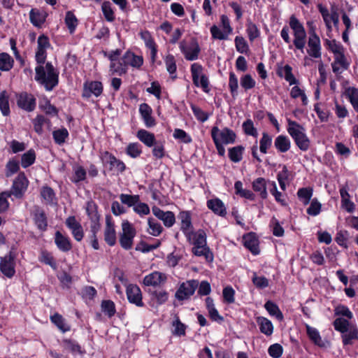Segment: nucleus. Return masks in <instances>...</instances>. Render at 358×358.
I'll return each mask as SVG.
<instances>
[{"label":"nucleus","mask_w":358,"mask_h":358,"mask_svg":"<svg viewBox=\"0 0 358 358\" xmlns=\"http://www.w3.org/2000/svg\"><path fill=\"white\" fill-rule=\"evenodd\" d=\"M289 26L285 25L280 31V36L289 49L296 52L299 51L304 53L307 43L306 52L309 57L320 59L322 57V45L320 38L315 28H311L307 33L303 23L295 15H292L288 21Z\"/></svg>","instance_id":"1"},{"label":"nucleus","mask_w":358,"mask_h":358,"mask_svg":"<svg viewBox=\"0 0 358 358\" xmlns=\"http://www.w3.org/2000/svg\"><path fill=\"white\" fill-rule=\"evenodd\" d=\"M49 38L45 35H41L37 39V49L35 59L38 64L35 69V80L43 85L46 90L51 91L58 84V74L51 63H46L43 66L47 58V50L50 47Z\"/></svg>","instance_id":"2"},{"label":"nucleus","mask_w":358,"mask_h":358,"mask_svg":"<svg viewBox=\"0 0 358 358\" xmlns=\"http://www.w3.org/2000/svg\"><path fill=\"white\" fill-rule=\"evenodd\" d=\"M185 237L188 242L193 245L192 252L195 256H203L207 260H212L213 255L207 246L206 234L203 229L192 231Z\"/></svg>","instance_id":"3"},{"label":"nucleus","mask_w":358,"mask_h":358,"mask_svg":"<svg viewBox=\"0 0 358 358\" xmlns=\"http://www.w3.org/2000/svg\"><path fill=\"white\" fill-rule=\"evenodd\" d=\"M287 131L301 151H307L310 147V140L306 134L305 128L296 121L287 119Z\"/></svg>","instance_id":"4"},{"label":"nucleus","mask_w":358,"mask_h":358,"mask_svg":"<svg viewBox=\"0 0 358 358\" xmlns=\"http://www.w3.org/2000/svg\"><path fill=\"white\" fill-rule=\"evenodd\" d=\"M220 23V25L213 24L210 28L211 38L213 40L227 41L233 33L230 19L227 15H221Z\"/></svg>","instance_id":"5"},{"label":"nucleus","mask_w":358,"mask_h":358,"mask_svg":"<svg viewBox=\"0 0 358 358\" xmlns=\"http://www.w3.org/2000/svg\"><path fill=\"white\" fill-rule=\"evenodd\" d=\"M122 50L116 49L109 52L107 57L110 61L109 72L110 75L122 76L128 72V66L123 55L121 57Z\"/></svg>","instance_id":"6"},{"label":"nucleus","mask_w":358,"mask_h":358,"mask_svg":"<svg viewBox=\"0 0 358 358\" xmlns=\"http://www.w3.org/2000/svg\"><path fill=\"white\" fill-rule=\"evenodd\" d=\"M179 48L187 61H195L199 57L201 47L195 38L183 39L179 43Z\"/></svg>","instance_id":"7"},{"label":"nucleus","mask_w":358,"mask_h":358,"mask_svg":"<svg viewBox=\"0 0 358 358\" xmlns=\"http://www.w3.org/2000/svg\"><path fill=\"white\" fill-rule=\"evenodd\" d=\"M190 72L193 84L208 93L210 91V82L203 66L199 63H193L190 66Z\"/></svg>","instance_id":"8"},{"label":"nucleus","mask_w":358,"mask_h":358,"mask_svg":"<svg viewBox=\"0 0 358 358\" xmlns=\"http://www.w3.org/2000/svg\"><path fill=\"white\" fill-rule=\"evenodd\" d=\"M210 136L213 143L226 145L234 143L236 139V133L228 127L220 129L218 127L214 126L211 129Z\"/></svg>","instance_id":"9"},{"label":"nucleus","mask_w":358,"mask_h":358,"mask_svg":"<svg viewBox=\"0 0 358 358\" xmlns=\"http://www.w3.org/2000/svg\"><path fill=\"white\" fill-rule=\"evenodd\" d=\"M121 227L122 231L120 234V244L124 250H129L133 246L136 230L133 224L127 220L122 221Z\"/></svg>","instance_id":"10"},{"label":"nucleus","mask_w":358,"mask_h":358,"mask_svg":"<svg viewBox=\"0 0 358 358\" xmlns=\"http://www.w3.org/2000/svg\"><path fill=\"white\" fill-rule=\"evenodd\" d=\"M199 286V281L196 280H189L182 282L176 292L175 297L178 301L189 299L195 292Z\"/></svg>","instance_id":"11"},{"label":"nucleus","mask_w":358,"mask_h":358,"mask_svg":"<svg viewBox=\"0 0 358 358\" xmlns=\"http://www.w3.org/2000/svg\"><path fill=\"white\" fill-rule=\"evenodd\" d=\"M317 8L322 17L327 31L331 32L333 25L337 27L339 22V16L338 13L334 9L329 11V9L322 4H318Z\"/></svg>","instance_id":"12"},{"label":"nucleus","mask_w":358,"mask_h":358,"mask_svg":"<svg viewBox=\"0 0 358 358\" xmlns=\"http://www.w3.org/2000/svg\"><path fill=\"white\" fill-rule=\"evenodd\" d=\"M100 159L104 165H109L111 171L122 173L126 169L125 164L108 151L101 152Z\"/></svg>","instance_id":"13"},{"label":"nucleus","mask_w":358,"mask_h":358,"mask_svg":"<svg viewBox=\"0 0 358 358\" xmlns=\"http://www.w3.org/2000/svg\"><path fill=\"white\" fill-rule=\"evenodd\" d=\"M15 255L11 252L1 258L0 271L8 278H13L15 274Z\"/></svg>","instance_id":"14"},{"label":"nucleus","mask_w":358,"mask_h":358,"mask_svg":"<svg viewBox=\"0 0 358 358\" xmlns=\"http://www.w3.org/2000/svg\"><path fill=\"white\" fill-rule=\"evenodd\" d=\"M153 215L162 221L164 225L167 228L172 227L176 222V216L172 211H164L157 206L152 208Z\"/></svg>","instance_id":"15"},{"label":"nucleus","mask_w":358,"mask_h":358,"mask_svg":"<svg viewBox=\"0 0 358 358\" xmlns=\"http://www.w3.org/2000/svg\"><path fill=\"white\" fill-rule=\"evenodd\" d=\"M141 38L144 41L145 47L150 51V59L155 62L157 58V45L156 44L151 33L148 30L141 31L139 33Z\"/></svg>","instance_id":"16"},{"label":"nucleus","mask_w":358,"mask_h":358,"mask_svg":"<svg viewBox=\"0 0 358 358\" xmlns=\"http://www.w3.org/2000/svg\"><path fill=\"white\" fill-rule=\"evenodd\" d=\"M127 296L128 301L136 306L143 307L144 303L143 302L142 292L140 287L134 284H129L126 289Z\"/></svg>","instance_id":"17"},{"label":"nucleus","mask_w":358,"mask_h":358,"mask_svg":"<svg viewBox=\"0 0 358 358\" xmlns=\"http://www.w3.org/2000/svg\"><path fill=\"white\" fill-rule=\"evenodd\" d=\"M17 106L26 110L32 111L36 107V99L34 96L27 92H21L16 96Z\"/></svg>","instance_id":"18"},{"label":"nucleus","mask_w":358,"mask_h":358,"mask_svg":"<svg viewBox=\"0 0 358 358\" xmlns=\"http://www.w3.org/2000/svg\"><path fill=\"white\" fill-rule=\"evenodd\" d=\"M29 180H27L24 173H19L13 182L12 192H10L11 194H13L17 198L21 197L27 190Z\"/></svg>","instance_id":"19"},{"label":"nucleus","mask_w":358,"mask_h":358,"mask_svg":"<svg viewBox=\"0 0 358 358\" xmlns=\"http://www.w3.org/2000/svg\"><path fill=\"white\" fill-rule=\"evenodd\" d=\"M103 92V85L99 81H87L84 83L83 96L90 98L92 95L99 96Z\"/></svg>","instance_id":"20"},{"label":"nucleus","mask_w":358,"mask_h":358,"mask_svg":"<svg viewBox=\"0 0 358 358\" xmlns=\"http://www.w3.org/2000/svg\"><path fill=\"white\" fill-rule=\"evenodd\" d=\"M178 218L180 220V229L185 236L193 231L192 222V213L189 210H182L178 213Z\"/></svg>","instance_id":"21"},{"label":"nucleus","mask_w":358,"mask_h":358,"mask_svg":"<svg viewBox=\"0 0 358 358\" xmlns=\"http://www.w3.org/2000/svg\"><path fill=\"white\" fill-rule=\"evenodd\" d=\"M66 227L71 230L73 238L77 241H80L84 237V231L82 225L76 220V217L70 216L65 222Z\"/></svg>","instance_id":"22"},{"label":"nucleus","mask_w":358,"mask_h":358,"mask_svg":"<svg viewBox=\"0 0 358 358\" xmlns=\"http://www.w3.org/2000/svg\"><path fill=\"white\" fill-rule=\"evenodd\" d=\"M166 280V276L164 273L154 271L147 275H145L143 278V284L145 286L148 287H160L162 285Z\"/></svg>","instance_id":"23"},{"label":"nucleus","mask_w":358,"mask_h":358,"mask_svg":"<svg viewBox=\"0 0 358 358\" xmlns=\"http://www.w3.org/2000/svg\"><path fill=\"white\" fill-rule=\"evenodd\" d=\"M350 62L345 55V52L334 56V62L331 63L332 71L336 74H341L347 70Z\"/></svg>","instance_id":"24"},{"label":"nucleus","mask_w":358,"mask_h":358,"mask_svg":"<svg viewBox=\"0 0 358 358\" xmlns=\"http://www.w3.org/2000/svg\"><path fill=\"white\" fill-rule=\"evenodd\" d=\"M104 240L106 242V243L110 246L115 245L117 241L115 223L110 217H107L106 219Z\"/></svg>","instance_id":"25"},{"label":"nucleus","mask_w":358,"mask_h":358,"mask_svg":"<svg viewBox=\"0 0 358 358\" xmlns=\"http://www.w3.org/2000/svg\"><path fill=\"white\" fill-rule=\"evenodd\" d=\"M206 206L216 215L224 217L227 214L224 203L218 198L208 199L206 202Z\"/></svg>","instance_id":"26"},{"label":"nucleus","mask_w":358,"mask_h":358,"mask_svg":"<svg viewBox=\"0 0 358 358\" xmlns=\"http://www.w3.org/2000/svg\"><path fill=\"white\" fill-rule=\"evenodd\" d=\"M128 68L131 67L133 69L139 70L144 63L142 55H136L134 52L127 50L123 55Z\"/></svg>","instance_id":"27"},{"label":"nucleus","mask_w":358,"mask_h":358,"mask_svg":"<svg viewBox=\"0 0 358 358\" xmlns=\"http://www.w3.org/2000/svg\"><path fill=\"white\" fill-rule=\"evenodd\" d=\"M244 246L248 248L253 255L259 253V241L255 233H248L243 236Z\"/></svg>","instance_id":"28"},{"label":"nucleus","mask_w":358,"mask_h":358,"mask_svg":"<svg viewBox=\"0 0 358 358\" xmlns=\"http://www.w3.org/2000/svg\"><path fill=\"white\" fill-rule=\"evenodd\" d=\"M255 320L262 334L267 337L273 334L274 327L270 320L263 316H258L256 317Z\"/></svg>","instance_id":"29"},{"label":"nucleus","mask_w":358,"mask_h":358,"mask_svg":"<svg viewBox=\"0 0 358 358\" xmlns=\"http://www.w3.org/2000/svg\"><path fill=\"white\" fill-rule=\"evenodd\" d=\"M55 243L58 249L64 252L70 251L72 248L70 238L59 231H56L55 234Z\"/></svg>","instance_id":"30"},{"label":"nucleus","mask_w":358,"mask_h":358,"mask_svg":"<svg viewBox=\"0 0 358 358\" xmlns=\"http://www.w3.org/2000/svg\"><path fill=\"white\" fill-rule=\"evenodd\" d=\"M278 75L283 78L289 85H296L299 80L295 78L292 73V68L289 64L279 67L278 69Z\"/></svg>","instance_id":"31"},{"label":"nucleus","mask_w":358,"mask_h":358,"mask_svg":"<svg viewBox=\"0 0 358 358\" xmlns=\"http://www.w3.org/2000/svg\"><path fill=\"white\" fill-rule=\"evenodd\" d=\"M205 303L210 320L219 323L223 322L224 317L220 315L218 310L216 309L213 299L208 296L206 299Z\"/></svg>","instance_id":"32"},{"label":"nucleus","mask_w":358,"mask_h":358,"mask_svg":"<svg viewBox=\"0 0 358 358\" xmlns=\"http://www.w3.org/2000/svg\"><path fill=\"white\" fill-rule=\"evenodd\" d=\"M341 198V207L348 213L354 212L355 209V203L350 200V195L348 193L346 187H342L339 189Z\"/></svg>","instance_id":"33"},{"label":"nucleus","mask_w":358,"mask_h":358,"mask_svg":"<svg viewBox=\"0 0 358 358\" xmlns=\"http://www.w3.org/2000/svg\"><path fill=\"white\" fill-rule=\"evenodd\" d=\"M50 320L62 333H66L71 330V325L61 314L55 313L50 315Z\"/></svg>","instance_id":"34"},{"label":"nucleus","mask_w":358,"mask_h":358,"mask_svg":"<svg viewBox=\"0 0 358 358\" xmlns=\"http://www.w3.org/2000/svg\"><path fill=\"white\" fill-rule=\"evenodd\" d=\"M274 146L278 152H287L291 148L290 139L285 135H279L274 140Z\"/></svg>","instance_id":"35"},{"label":"nucleus","mask_w":358,"mask_h":358,"mask_svg":"<svg viewBox=\"0 0 358 358\" xmlns=\"http://www.w3.org/2000/svg\"><path fill=\"white\" fill-rule=\"evenodd\" d=\"M264 307L271 317H275L279 322L284 320V315L275 303L272 301H267Z\"/></svg>","instance_id":"36"},{"label":"nucleus","mask_w":358,"mask_h":358,"mask_svg":"<svg viewBox=\"0 0 358 358\" xmlns=\"http://www.w3.org/2000/svg\"><path fill=\"white\" fill-rule=\"evenodd\" d=\"M268 184L269 192L273 196L275 201L282 206H287L286 195L278 190L275 182L268 181Z\"/></svg>","instance_id":"37"},{"label":"nucleus","mask_w":358,"mask_h":358,"mask_svg":"<svg viewBox=\"0 0 358 358\" xmlns=\"http://www.w3.org/2000/svg\"><path fill=\"white\" fill-rule=\"evenodd\" d=\"M136 137L148 147H152L155 145V134L145 129H139L136 134Z\"/></svg>","instance_id":"38"},{"label":"nucleus","mask_w":358,"mask_h":358,"mask_svg":"<svg viewBox=\"0 0 358 358\" xmlns=\"http://www.w3.org/2000/svg\"><path fill=\"white\" fill-rule=\"evenodd\" d=\"M306 334L309 338V339L316 345L319 347H323L324 343L322 341V337L320 334L319 331L309 324H306Z\"/></svg>","instance_id":"39"},{"label":"nucleus","mask_w":358,"mask_h":358,"mask_svg":"<svg viewBox=\"0 0 358 358\" xmlns=\"http://www.w3.org/2000/svg\"><path fill=\"white\" fill-rule=\"evenodd\" d=\"M234 45L238 52L245 55H250V50L249 44L243 36L238 35L235 37Z\"/></svg>","instance_id":"40"},{"label":"nucleus","mask_w":358,"mask_h":358,"mask_svg":"<svg viewBox=\"0 0 358 358\" xmlns=\"http://www.w3.org/2000/svg\"><path fill=\"white\" fill-rule=\"evenodd\" d=\"M289 95L293 99H300L303 106H307L308 103V99L305 90L300 87L297 84L291 88Z\"/></svg>","instance_id":"41"},{"label":"nucleus","mask_w":358,"mask_h":358,"mask_svg":"<svg viewBox=\"0 0 358 358\" xmlns=\"http://www.w3.org/2000/svg\"><path fill=\"white\" fill-rule=\"evenodd\" d=\"M252 189L259 192L262 199H265L268 196L266 191V181L264 178H258L252 182Z\"/></svg>","instance_id":"42"},{"label":"nucleus","mask_w":358,"mask_h":358,"mask_svg":"<svg viewBox=\"0 0 358 358\" xmlns=\"http://www.w3.org/2000/svg\"><path fill=\"white\" fill-rule=\"evenodd\" d=\"M34 222L41 231H45L48 227L47 217L44 211L41 209H36L34 213Z\"/></svg>","instance_id":"43"},{"label":"nucleus","mask_w":358,"mask_h":358,"mask_svg":"<svg viewBox=\"0 0 358 358\" xmlns=\"http://www.w3.org/2000/svg\"><path fill=\"white\" fill-rule=\"evenodd\" d=\"M345 94L354 110L358 113V89L354 87H349L345 89Z\"/></svg>","instance_id":"44"},{"label":"nucleus","mask_w":358,"mask_h":358,"mask_svg":"<svg viewBox=\"0 0 358 358\" xmlns=\"http://www.w3.org/2000/svg\"><path fill=\"white\" fill-rule=\"evenodd\" d=\"M297 196L299 201L304 205H308L312 200L313 189L311 187L299 188L297 191Z\"/></svg>","instance_id":"45"},{"label":"nucleus","mask_w":358,"mask_h":358,"mask_svg":"<svg viewBox=\"0 0 358 358\" xmlns=\"http://www.w3.org/2000/svg\"><path fill=\"white\" fill-rule=\"evenodd\" d=\"M342 334V340L344 345H351L354 340L358 339V329L354 325L351 326L348 331Z\"/></svg>","instance_id":"46"},{"label":"nucleus","mask_w":358,"mask_h":358,"mask_svg":"<svg viewBox=\"0 0 358 358\" xmlns=\"http://www.w3.org/2000/svg\"><path fill=\"white\" fill-rule=\"evenodd\" d=\"M45 14L37 9H31L29 13L31 22L35 27H41L45 21Z\"/></svg>","instance_id":"47"},{"label":"nucleus","mask_w":358,"mask_h":358,"mask_svg":"<svg viewBox=\"0 0 358 358\" xmlns=\"http://www.w3.org/2000/svg\"><path fill=\"white\" fill-rule=\"evenodd\" d=\"M14 65V59L12 57L6 53H0V70L2 71H10Z\"/></svg>","instance_id":"48"},{"label":"nucleus","mask_w":358,"mask_h":358,"mask_svg":"<svg viewBox=\"0 0 358 358\" xmlns=\"http://www.w3.org/2000/svg\"><path fill=\"white\" fill-rule=\"evenodd\" d=\"M245 31L250 42H252L256 38H259L261 34V31L258 27L251 20L247 21Z\"/></svg>","instance_id":"49"},{"label":"nucleus","mask_w":358,"mask_h":358,"mask_svg":"<svg viewBox=\"0 0 358 358\" xmlns=\"http://www.w3.org/2000/svg\"><path fill=\"white\" fill-rule=\"evenodd\" d=\"M148 228L147 231L153 236H159L163 231L161 224L152 217L148 219Z\"/></svg>","instance_id":"50"},{"label":"nucleus","mask_w":358,"mask_h":358,"mask_svg":"<svg viewBox=\"0 0 358 358\" xmlns=\"http://www.w3.org/2000/svg\"><path fill=\"white\" fill-rule=\"evenodd\" d=\"M101 11L106 21L112 22L115 19V12L112 3L105 1L101 4Z\"/></svg>","instance_id":"51"},{"label":"nucleus","mask_w":358,"mask_h":358,"mask_svg":"<svg viewBox=\"0 0 358 358\" xmlns=\"http://www.w3.org/2000/svg\"><path fill=\"white\" fill-rule=\"evenodd\" d=\"M272 136L267 132H263L259 140V150L262 154H266L272 145Z\"/></svg>","instance_id":"52"},{"label":"nucleus","mask_w":358,"mask_h":358,"mask_svg":"<svg viewBox=\"0 0 358 358\" xmlns=\"http://www.w3.org/2000/svg\"><path fill=\"white\" fill-rule=\"evenodd\" d=\"M73 176L71 178V182L78 183L86 178L87 172L85 169L80 165H76L73 167Z\"/></svg>","instance_id":"53"},{"label":"nucleus","mask_w":358,"mask_h":358,"mask_svg":"<svg viewBox=\"0 0 358 358\" xmlns=\"http://www.w3.org/2000/svg\"><path fill=\"white\" fill-rule=\"evenodd\" d=\"M62 344L66 350L71 352L73 354L82 355L84 353V351L82 350L80 345L74 340L64 339L62 341Z\"/></svg>","instance_id":"54"},{"label":"nucleus","mask_w":358,"mask_h":358,"mask_svg":"<svg viewBox=\"0 0 358 358\" xmlns=\"http://www.w3.org/2000/svg\"><path fill=\"white\" fill-rule=\"evenodd\" d=\"M38 259L41 262L49 265L53 269H57V266L52 253L47 250H42L41 252Z\"/></svg>","instance_id":"55"},{"label":"nucleus","mask_w":358,"mask_h":358,"mask_svg":"<svg viewBox=\"0 0 358 358\" xmlns=\"http://www.w3.org/2000/svg\"><path fill=\"white\" fill-rule=\"evenodd\" d=\"M36 160V152L33 149H30L24 152L21 157V165L26 169L32 165Z\"/></svg>","instance_id":"56"},{"label":"nucleus","mask_w":358,"mask_h":358,"mask_svg":"<svg viewBox=\"0 0 358 358\" xmlns=\"http://www.w3.org/2000/svg\"><path fill=\"white\" fill-rule=\"evenodd\" d=\"M65 24L71 34H73L75 31L78 24V20L77 17H76L74 13L71 10L67 11L66 13Z\"/></svg>","instance_id":"57"},{"label":"nucleus","mask_w":358,"mask_h":358,"mask_svg":"<svg viewBox=\"0 0 358 358\" xmlns=\"http://www.w3.org/2000/svg\"><path fill=\"white\" fill-rule=\"evenodd\" d=\"M41 195L43 199L47 203H54L57 201V198L54 190L48 186L43 187L41 190Z\"/></svg>","instance_id":"58"},{"label":"nucleus","mask_w":358,"mask_h":358,"mask_svg":"<svg viewBox=\"0 0 358 358\" xmlns=\"http://www.w3.org/2000/svg\"><path fill=\"white\" fill-rule=\"evenodd\" d=\"M244 148L238 145L229 149V157L233 162L237 163L241 161Z\"/></svg>","instance_id":"59"},{"label":"nucleus","mask_w":358,"mask_h":358,"mask_svg":"<svg viewBox=\"0 0 358 358\" xmlns=\"http://www.w3.org/2000/svg\"><path fill=\"white\" fill-rule=\"evenodd\" d=\"M101 310L108 317H112L116 313L115 303L111 300H103L101 304Z\"/></svg>","instance_id":"60"},{"label":"nucleus","mask_w":358,"mask_h":358,"mask_svg":"<svg viewBox=\"0 0 358 358\" xmlns=\"http://www.w3.org/2000/svg\"><path fill=\"white\" fill-rule=\"evenodd\" d=\"M164 62L167 71L170 73L172 78H176L177 66L174 56L171 54L167 55L164 59Z\"/></svg>","instance_id":"61"},{"label":"nucleus","mask_w":358,"mask_h":358,"mask_svg":"<svg viewBox=\"0 0 358 358\" xmlns=\"http://www.w3.org/2000/svg\"><path fill=\"white\" fill-rule=\"evenodd\" d=\"M86 212L92 222H93L94 224L99 223L100 216L96 210V206L93 202L87 203Z\"/></svg>","instance_id":"62"},{"label":"nucleus","mask_w":358,"mask_h":358,"mask_svg":"<svg viewBox=\"0 0 358 358\" xmlns=\"http://www.w3.org/2000/svg\"><path fill=\"white\" fill-rule=\"evenodd\" d=\"M236 292L234 288L230 286H226L222 290L223 302L227 304H231L235 302Z\"/></svg>","instance_id":"63"},{"label":"nucleus","mask_w":358,"mask_h":358,"mask_svg":"<svg viewBox=\"0 0 358 358\" xmlns=\"http://www.w3.org/2000/svg\"><path fill=\"white\" fill-rule=\"evenodd\" d=\"M240 83L241 87L248 91L255 87L256 81L250 74H244L241 77Z\"/></svg>","instance_id":"64"}]
</instances>
